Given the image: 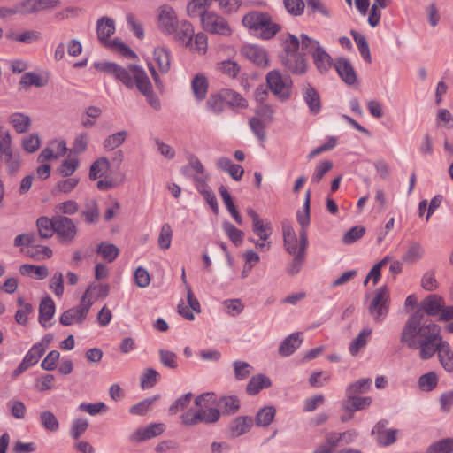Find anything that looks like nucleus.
Returning <instances> with one entry per match:
<instances>
[{"mask_svg": "<svg viewBox=\"0 0 453 453\" xmlns=\"http://www.w3.org/2000/svg\"><path fill=\"white\" fill-rule=\"evenodd\" d=\"M441 337V326L417 310L407 319L400 341L411 349H419V357L427 360L434 357L435 344Z\"/></svg>", "mask_w": 453, "mask_h": 453, "instance_id": "f257e3e1", "label": "nucleus"}, {"mask_svg": "<svg viewBox=\"0 0 453 453\" xmlns=\"http://www.w3.org/2000/svg\"><path fill=\"white\" fill-rule=\"evenodd\" d=\"M96 69L114 75L126 88L132 89L134 87L146 98L149 105L155 111L161 109L158 96L152 88V84L142 67L136 65H128L123 67L112 62H99L95 64Z\"/></svg>", "mask_w": 453, "mask_h": 453, "instance_id": "f03ea898", "label": "nucleus"}, {"mask_svg": "<svg viewBox=\"0 0 453 453\" xmlns=\"http://www.w3.org/2000/svg\"><path fill=\"white\" fill-rule=\"evenodd\" d=\"M242 22L253 35L264 40L274 37L280 30V26L273 22L271 15L265 12H249L243 16Z\"/></svg>", "mask_w": 453, "mask_h": 453, "instance_id": "7ed1b4c3", "label": "nucleus"}, {"mask_svg": "<svg viewBox=\"0 0 453 453\" xmlns=\"http://www.w3.org/2000/svg\"><path fill=\"white\" fill-rule=\"evenodd\" d=\"M266 83L270 91L281 102L291 97L293 82L290 76L283 75L278 70H272L266 74Z\"/></svg>", "mask_w": 453, "mask_h": 453, "instance_id": "20e7f679", "label": "nucleus"}, {"mask_svg": "<svg viewBox=\"0 0 453 453\" xmlns=\"http://www.w3.org/2000/svg\"><path fill=\"white\" fill-rule=\"evenodd\" d=\"M200 20L203 28L208 33L224 36H228L232 34L228 21L214 11L202 13Z\"/></svg>", "mask_w": 453, "mask_h": 453, "instance_id": "39448f33", "label": "nucleus"}, {"mask_svg": "<svg viewBox=\"0 0 453 453\" xmlns=\"http://www.w3.org/2000/svg\"><path fill=\"white\" fill-rule=\"evenodd\" d=\"M389 292L387 287L379 288L368 306L369 312L376 322H382L388 313Z\"/></svg>", "mask_w": 453, "mask_h": 453, "instance_id": "423d86ee", "label": "nucleus"}, {"mask_svg": "<svg viewBox=\"0 0 453 453\" xmlns=\"http://www.w3.org/2000/svg\"><path fill=\"white\" fill-rule=\"evenodd\" d=\"M93 304V301L88 298L87 295H82L80 303L77 307L69 309L62 313L59 321L63 326H71L73 323L81 324L83 322Z\"/></svg>", "mask_w": 453, "mask_h": 453, "instance_id": "0eeeda50", "label": "nucleus"}, {"mask_svg": "<svg viewBox=\"0 0 453 453\" xmlns=\"http://www.w3.org/2000/svg\"><path fill=\"white\" fill-rule=\"evenodd\" d=\"M157 24L158 29L165 35H173L178 28V17L174 9L168 5H160L157 10Z\"/></svg>", "mask_w": 453, "mask_h": 453, "instance_id": "6e6552de", "label": "nucleus"}, {"mask_svg": "<svg viewBox=\"0 0 453 453\" xmlns=\"http://www.w3.org/2000/svg\"><path fill=\"white\" fill-rule=\"evenodd\" d=\"M55 233L62 243L70 244L77 235V227L72 219L57 215L55 216Z\"/></svg>", "mask_w": 453, "mask_h": 453, "instance_id": "1a4fd4ad", "label": "nucleus"}, {"mask_svg": "<svg viewBox=\"0 0 453 453\" xmlns=\"http://www.w3.org/2000/svg\"><path fill=\"white\" fill-rule=\"evenodd\" d=\"M241 54L258 67H266L269 58L266 50L258 45L245 44L241 48Z\"/></svg>", "mask_w": 453, "mask_h": 453, "instance_id": "9d476101", "label": "nucleus"}, {"mask_svg": "<svg viewBox=\"0 0 453 453\" xmlns=\"http://www.w3.org/2000/svg\"><path fill=\"white\" fill-rule=\"evenodd\" d=\"M165 425L163 423H152L143 428H139L129 435V441L134 443L157 437L164 433Z\"/></svg>", "mask_w": 453, "mask_h": 453, "instance_id": "9b49d317", "label": "nucleus"}, {"mask_svg": "<svg viewBox=\"0 0 453 453\" xmlns=\"http://www.w3.org/2000/svg\"><path fill=\"white\" fill-rule=\"evenodd\" d=\"M281 64L292 73L303 74L307 70V64L300 53L280 56Z\"/></svg>", "mask_w": 453, "mask_h": 453, "instance_id": "f8f14e48", "label": "nucleus"}, {"mask_svg": "<svg viewBox=\"0 0 453 453\" xmlns=\"http://www.w3.org/2000/svg\"><path fill=\"white\" fill-rule=\"evenodd\" d=\"M434 347V354H438L439 361L445 371L453 372V352L448 342L441 338Z\"/></svg>", "mask_w": 453, "mask_h": 453, "instance_id": "ddd939ff", "label": "nucleus"}, {"mask_svg": "<svg viewBox=\"0 0 453 453\" xmlns=\"http://www.w3.org/2000/svg\"><path fill=\"white\" fill-rule=\"evenodd\" d=\"M445 302L444 299L436 294L428 295L422 302L421 308L423 314L428 316H436L442 312Z\"/></svg>", "mask_w": 453, "mask_h": 453, "instance_id": "4468645a", "label": "nucleus"}, {"mask_svg": "<svg viewBox=\"0 0 453 453\" xmlns=\"http://www.w3.org/2000/svg\"><path fill=\"white\" fill-rule=\"evenodd\" d=\"M115 32L114 21L107 17H103L97 21L96 33L101 43L109 48L112 40L109 37Z\"/></svg>", "mask_w": 453, "mask_h": 453, "instance_id": "2eb2a0df", "label": "nucleus"}, {"mask_svg": "<svg viewBox=\"0 0 453 453\" xmlns=\"http://www.w3.org/2000/svg\"><path fill=\"white\" fill-rule=\"evenodd\" d=\"M304 102L311 114L316 115L321 110V101L319 92L311 85L306 84L302 88Z\"/></svg>", "mask_w": 453, "mask_h": 453, "instance_id": "dca6fc26", "label": "nucleus"}, {"mask_svg": "<svg viewBox=\"0 0 453 453\" xmlns=\"http://www.w3.org/2000/svg\"><path fill=\"white\" fill-rule=\"evenodd\" d=\"M334 67L346 84L354 85L357 82L356 72L348 59L342 58L336 59Z\"/></svg>", "mask_w": 453, "mask_h": 453, "instance_id": "f3484780", "label": "nucleus"}, {"mask_svg": "<svg viewBox=\"0 0 453 453\" xmlns=\"http://www.w3.org/2000/svg\"><path fill=\"white\" fill-rule=\"evenodd\" d=\"M55 303L54 301L50 297H44L39 304V322L44 327L50 326L49 321L53 318L55 314Z\"/></svg>", "mask_w": 453, "mask_h": 453, "instance_id": "a211bd4d", "label": "nucleus"}, {"mask_svg": "<svg viewBox=\"0 0 453 453\" xmlns=\"http://www.w3.org/2000/svg\"><path fill=\"white\" fill-rule=\"evenodd\" d=\"M22 251H24L27 256L35 260H42L45 258H50L53 253L51 249H50L49 247L42 246L37 243L36 235L35 236V242L33 244H29L26 250L22 248Z\"/></svg>", "mask_w": 453, "mask_h": 453, "instance_id": "6ab92c4d", "label": "nucleus"}, {"mask_svg": "<svg viewBox=\"0 0 453 453\" xmlns=\"http://www.w3.org/2000/svg\"><path fill=\"white\" fill-rule=\"evenodd\" d=\"M303 342L299 333H294L285 338L279 347V354L282 357H288L299 348Z\"/></svg>", "mask_w": 453, "mask_h": 453, "instance_id": "aec40b11", "label": "nucleus"}, {"mask_svg": "<svg viewBox=\"0 0 453 453\" xmlns=\"http://www.w3.org/2000/svg\"><path fill=\"white\" fill-rule=\"evenodd\" d=\"M88 224H96L99 221L100 211L98 203L95 199H87L84 203V208L81 212Z\"/></svg>", "mask_w": 453, "mask_h": 453, "instance_id": "412c9836", "label": "nucleus"}, {"mask_svg": "<svg viewBox=\"0 0 453 453\" xmlns=\"http://www.w3.org/2000/svg\"><path fill=\"white\" fill-rule=\"evenodd\" d=\"M372 403V398L369 396L359 397L353 395L352 397H347L342 403L343 410L349 412L363 410L368 407Z\"/></svg>", "mask_w": 453, "mask_h": 453, "instance_id": "4be33fe9", "label": "nucleus"}, {"mask_svg": "<svg viewBox=\"0 0 453 453\" xmlns=\"http://www.w3.org/2000/svg\"><path fill=\"white\" fill-rule=\"evenodd\" d=\"M271 380L264 374H257L250 378L246 391L249 395H257L261 389L271 386Z\"/></svg>", "mask_w": 453, "mask_h": 453, "instance_id": "5701e85b", "label": "nucleus"}, {"mask_svg": "<svg viewBox=\"0 0 453 453\" xmlns=\"http://www.w3.org/2000/svg\"><path fill=\"white\" fill-rule=\"evenodd\" d=\"M8 121L19 134L26 133L31 126L30 118L21 112L11 114L8 118Z\"/></svg>", "mask_w": 453, "mask_h": 453, "instance_id": "b1692460", "label": "nucleus"}, {"mask_svg": "<svg viewBox=\"0 0 453 453\" xmlns=\"http://www.w3.org/2000/svg\"><path fill=\"white\" fill-rule=\"evenodd\" d=\"M191 88L196 100H203L208 91V81L206 77L201 73L196 74L191 81Z\"/></svg>", "mask_w": 453, "mask_h": 453, "instance_id": "393cba45", "label": "nucleus"}, {"mask_svg": "<svg viewBox=\"0 0 453 453\" xmlns=\"http://www.w3.org/2000/svg\"><path fill=\"white\" fill-rule=\"evenodd\" d=\"M253 425V419L249 416H240L232 422L230 429L235 437L241 436L250 431Z\"/></svg>", "mask_w": 453, "mask_h": 453, "instance_id": "a878e982", "label": "nucleus"}, {"mask_svg": "<svg viewBox=\"0 0 453 453\" xmlns=\"http://www.w3.org/2000/svg\"><path fill=\"white\" fill-rule=\"evenodd\" d=\"M310 210L311 208L303 209V211H297L296 213V220L301 226V230L299 233V242L303 243V249L304 246H308L307 227L311 222Z\"/></svg>", "mask_w": 453, "mask_h": 453, "instance_id": "bb28decb", "label": "nucleus"}, {"mask_svg": "<svg viewBox=\"0 0 453 453\" xmlns=\"http://www.w3.org/2000/svg\"><path fill=\"white\" fill-rule=\"evenodd\" d=\"M283 241L285 249L289 254L295 255L298 252V240L294 228L289 225L283 226Z\"/></svg>", "mask_w": 453, "mask_h": 453, "instance_id": "cd10ccee", "label": "nucleus"}, {"mask_svg": "<svg viewBox=\"0 0 453 453\" xmlns=\"http://www.w3.org/2000/svg\"><path fill=\"white\" fill-rule=\"evenodd\" d=\"M110 160L105 157H101L95 160L89 168V179L95 180L101 178L110 169Z\"/></svg>", "mask_w": 453, "mask_h": 453, "instance_id": "c85d7f7f", "label": "nucleus"}, {"mask_svg": "<svg viewBox=\"0 0 453 453\" xmlns=\"http://www.w3.org/2000/svg\"><path fill=\"white\" fill-rule=\"evenodd\" d=\"M219 192L221 196L224 204L226 205V207L227 211H229V213L231 214V216L234 218V219L235 220V222L238 225H242V219L240 213L238 212L237 209L235 208L234 202H233V198H232L230 193L228 192L227 188L225 186L221 185L219 188Z\"/></svg>", "mask_w": 453, "mask_h": 453, "instance_id": "c756f323", "label": "nucleus"}, {"mask_svg": "<svg viewBox=\"0 0 453 453\" xmlns=\"http://www.w3.org/2000/svg\"><path fill=\"white\" fill-rule=\"evenodd\" d=\"M312 59L320 73H324L331 67V57L321 46L312 52Z\"/></svg>", "mask_w": 453, "mask_h": 453, "instance_id": "7c9ffc66", "label": "nucleus"}, {"mask_svg": "<svg viewBox=\"0 0 453 453\" xmlns=\"http://www.w3.org/2000/svg\"><path fill=\"white\" fill-rule=\"evenodd\" d=\"M217 405L222 409L223 414L233 415L240 409V400L235 395L221 397Z\"/></svg>", "mask_w": 453, "mask_h": 453, "instance_id": "2f4dec72", "label": "nucleus"}, {"mask_svg": "<svg viewBox=\"0 0 453 453\" xmlns=\"http://www.w3.org/2000/svg\"><path fill=\"white\" fill-rule=\"evenodd\" d=\"M372 386V379L363 378L351 384L346 388V397H352L359 394L366 393Z\"/></svg>", "mask_w": 453, "mask_h": 453, "instance_id": "473e14b6", "label": "nucleus"}, {"mask_svg": "<svg viewBox=\"0 0 453 453\" xmlns=\"http://www.w3.org/2000/svg\"><path fill=\"white\" fill-rule=\"evenodd\" d=\"M174 34L180 42L187 45L191 44L194 36V27L190 22L185 20L180 24L178 23V28Z\"/></svg>", "mask_w": 453, "mask_h": 453, "instance_id": "72a5a7b5", "label": "nucleus"}, {"mask_svg": "<svg viewBox=\"0 0 453 453\" xmlns=\"http://www.w3.org/2000/svg\"><path fill=\"white\" fill-rule=\"evenodd\" d=\"M209 0H189L187 4V13L190 18H202V13L210 12L207 8L210 6Z\"/></svg>", "mask_w": 453, "mask_h": 453, "instance_id": "f704fd0d", "label": "nucleus"}, {"mask_svg": "<svg viewBox=\"0 0 453 453\" xmlns=\"http://www.w3.org/2000/svg\"><path fill=\"white\" fill-rule=\"evenodd\" d=\"M38 233L41 238L48 239L55 232V216L50 219L47 217H41L36 221Z\"/></svg>", "mask_w": 453, "mask_h": 453, "instance_id": "c9c22d12", "label": "nucleus"}, {"mask_svg": "<svg viewBox=\"0 0 453 453\" xmlns=\"http://www.w3.org/2000/svg\"><path fill=\"white\" fill-rule=\"evenodd\" d=\"M127 137V132L125 130L114 133L107 136L104 142L103 147L106 151H111L119 148Z\"/></svg>", "mask_w": 453, "mask_h": 453, "instance_id": "e433bc0d", "label": "nucleus"}, {"mask_svg": "<svg viewBox=\"0 0 453 453\" xmlns=\"http://www.w3.org/2000/svg\"><path fill=\"white\" fill-rule=\"evenodd\" d=\"M276 414V409L273 406H265L260 409L256 417L255 422L258 426H267L274 419Z\"/></svg>", "mask_w": 453, "mask_h": 453, "instance_id": "4c0bfd02", "label": "nucleus"}, {"mask_svg": "<svg viewBox=\"0 0 453 453\" xmlns=\"http://www.w3.org/2000/svg\"><path fill=\"white\" fill-rule=\"evenodd\" d=\"M19 273L20 274L26 276L35 275L37 280H43L49 274L48 268L45 265H35L27 264L20 265Z\"/></svg>", "mask_w": 453, "mask_h": 453, "instance_id": "58836bf2", "label": "nucleus"}, {"mask_svg": "<svg viewBox=\"0 0 453 453\" xmlns=\"http://www.w3.org/2000/svg\"><path fill=\"white\" fill-rule=\"evenodd\" d=\"M154 59L157 62L161 73H165L170 69L169 51L163 47H157L154 50Z\"/></svg>", "mask_w": 453, "mask_h": 453, "instance_id": "ea45409f", "label": "nucleus"}, {"mask_svg": "<svg viewBox=\"0 0 453 453\" xmlns=\"http://www.w3.org/2000/svg\"><path fill=\"white\" fill-rule=\"evenodd\" d=\"M160 375L153 368H146L140 377V386L142 389L151 388L158 381Z\"/></svg>", "mask_w": 453, "mask_h": 453, "instance_id": "a19ab883", "label": "nucleus"}, {"mask_svg": "<svg viewBox=\"0 0 453 453\" xmlns=\"http://www.w3.org/2000/svg\"><path fill=\"white\" fill-rule=\"evenodd\" d=\"M371 328H365L351 342L349 345V352L351 353L352 356H356L359 352V350L366 345L367 339L371 335Z\"/></svg>", "mask_w": 453, "mask_h": 453, "instance_id": "79ce46f5", "label": "nucleus"}, {"mask_svg": "<svg viewBox=\"0 0 453 453\" xmlns=\"http://www.w3.org/2000/svg\"><path fill=\"white\" fill-rule=\"evenodd\" d=\"M351 35H352L353 39L358 48L360 55L363 57V58L365 61H367L368 63H371L372 57H371L370 48H369L366 38L363 35H361L356 31H351Z\"/></svg>", "mask_w": 453, "mask_h": 453, "instance_id": "37998d69", "label": "nucleus"}, {"mask_svg": "<svg viewBox=\"0 0 453 453\" xmlns=\"http://www.w3.org/2000/svg\"><path fill=\"white\" fill-rule=\"evenodd\" d=\"M428 453H453V438L441 439L428 446Z\"/></svg>", "mask_w": 453, "mask_h": 453, "instance_id": "c03bdc74", "label": "nucleus"}, {"mask_svg": "<svg viewBox=\"0 0 453 453\" xmlns=\"http://www.w3.org/2000/svg\"><path fill=\"white\" fill-rule=\"evenodd\" d=\"M307 246H304L303 250V243H299V250L296 254L294 255V258L292 262L289 264L288 267V273L290 275H296L297 274L302 266L305 257V251H306Z\"/></svg>", "mask_w": 453, "mask_h": 453, "instance_id": "a18cd8bd", "label": "nucleus"}, {"mask_svg": "<svg viewBox=\"0 0 453 453\" xmlns=\"http://www.w3.org/2000/svg\"><path fill=\"white\" fill-rule=\"evenodd\" d=\"M224 104L225 100L222 96V93H220L211 95L207 99L205 105L209 111L215 115H219L224 110Z\"/></svg>", "mask_w": 453, "mask_h": 453, "instance_id": "49530a36", "label": "nucleus"}, {"mask_svg": "<svg viewBox=\"0 0 453 453\" xmlns=\"http://www.w3.org/2000/svg\"><path fill=\"white\" fill-rule=\"evenodd\" d=\"M221 93L225 102L231 106L245 108L248 105L247 100L243 98L242 95L232 89H226L221 91Z\"/></svg>", "mask_w": 453, "mask_h": 453, "instance_id": "de8ad7c7", "label": "nucleus"}, {"mask_svg": "<svg viewBox=\"0 0 453 453\" xmlns=\"http://www.w3.org/2000/svg\"><path fill=\"white\" fill-rule=\"evenodd\" d=\"M45 84L46 81H44V79L39 74L33 72L24 73L19 81V85L24 88H27L30 86L42 88L45 86Z\"/></svg>", "mask_w": 453, "mask_h": 453, "instance_id": "09e8293b", "label": "nucleus"}, {"mask_svg": "<svg viewBox=\"0 0 453 453\" xmlns=\"http://www.w3.org/2000/svg\"><path fill=\"white\" fill-rule=\"evenodd\" d=\"M173 230L168 223L162 225L157 239L158 246L161 250H166L172 243Z\"/></svg>", "mask_w": 453, "mask_h": 453, "instance_id": "8fccbe9b", "label": "nucleus"}, {"mask_svg": "<svg viewBox=\"0 0 453 453\" xmlns=\"http://www.w3.org/2000/svg\"><path fill=\"white\" fill-rule=\"evenodd\" d=\"M180 421L184 426H193L200 423V408H189L180 415Z\"/></svg>", "mask_w": 453, "mask_h": 453, "instance_id": "3c124183", "label": "nucleus"}, {"mask_svg": "<svg viewBox=\"0 0 453 453\" xmlns=\"http://www.w3.org/2000/svg\"><path fill=\"white\" fill-rule=\"evenodd\" d=\"M223 230L235 246H240L242 242L244 233L235 227L230 222L223 223Z\"/></svg>", "mask_w": 453, "mask_h": 453, "instance_id": "603ef678", "label": "nucleus"}, {"mask_svg": "<svg viewBox=\"0 0 453 453\" xmlns=\"http://www.w3.org/2000/svg\"><path fill=\"white\" fill-rule=\"evenodd\" d=\"M181 173L187 177L193 176L194 173L203 174L204 167L196 157L192 156L189 158L188 164L181 168Z\"/></svg>", "mask_w": 453, "mask_h": 453, "instance_id": "864d4df0", "label": "nucleus"}, {"mask_svg": "<svg viewBox=\"0 0 453 453\" xmlns=\"http://www.w3.org/2000/svg\"><path fill=\"white\" fill-rule=\"evenodd\" d=\"M44 352L45 347L43 344L35 343L26 354L23 360L31 367L39 361Z\"/></svg>", "mask_w": 453, "mask_h": 453, "instance_id": "5fc2aeb1", "label": "nucleus"}, {"mask_svg": "<svg viewBox=\"0 0 453 453\" xmlns=\"http://www.w3.org/2000/svg\"><path fill=\"white\" fill-rule=\"evenodd\" d=\"M193 394L191 392L186 393L177 398L169 407V413L172 415L177 414L180 411H184L189 405Z\"/></svg>", "mask_w": 453, "mask_h": 453, "instance_id": "6e6d98bb", "label": "nucleus"}, {"mask_svg": "<svg viewBox=\"0 0 453 453\" xmlns=\"http://www.w3.org/2000/svg\"><path fill=\"white\" fill-rule=\"evenodd\" d=\"M42 426L50 432H56L59 428V423L56 416L50 411H44L40 415Z\"/></svg>", "mask_w": 453, "mask_h": 453, "instance_id": "4d7b16f0", "label": "nucleus"}, {"mask_svg": "<svg viewBox=\"0 0 453 453\" xmlns=\"http://www.w3.org/2000/svg\"><path fill=\"white\" fill-rule=\"evenodd\" d=\"M96 252L107 262L115 260L119 255V249L114 244L101 243L97 246Z\"/></svg>", "mask_w": 453, "mask_h": 453, "instance_id": "13d9d810", "label": "nucleus"}, {"mask_svg": "<svg viewBox=\"0 0 453 453\" xmlns=\"http://www.w3.org/2000/svg\"><path fill=\"white\" fill-rule=\"evenodd\" d=\"M437 383L438 378L434 372L423 374L418 379L419 388L426 392L433 390L437 386Z\"/></svg>", "mask_w": 453, "mask_h": 453, "instance_id": "bf43d9fd", "label": "nucleus"}, {"mask_svg": "<svg viewBox=\"0 0 453 453\" xmlns=\"http://www.w3.org/2000/svg\"><path fill=\"white\" fill-rule=\"evenodd\" d=\"M283 52L280 55H290L298 53L297 50L300 47L299 39L291 34H288L282 42Z\"/></svg>", "mask_w": 453, "mask_h": 453, "instance_id": "052dcab7", "label": "nucleus"}, {"mask_svg": "<svg viewBox=\"0 0 453 453\" xmlns=\"http://www.w3.org/2000/svg\"><path fill=\"white\" fill-rule=\"evenodd\" d=\"M88 421L87 418H75L70 428V435L73 439L77 440L79 439L88 429Z\"/></svg>", "mask_w": 453, "mask_h": 453, "instance_id": "680f3d73", "label": "nucleus"}, {"mask_svg": "<svg viewBox=\"0 0 453 453\" xmlns=\"http://www.w3.org/2000/svg\"><path fill=\"white\" fill-rule=\"evenodd\" d=\"M158 397H159L158 395H155L153 397L146 398V399L139 402L138 403L133 405L130 408L129 412L133 415H138V416L144 415L150 410V408L154 403V402L158 399Z\"/></svg>", "mask_w": 453, "mask_h": 453, "instance_id": "e2e57ef3", "label": "nucleus"}, {"mask_svg": "<svg viewBox=\"0 0 453 453\" xmlns=\"http://www.w3.org/2000/svg\"><path fill=\"white\" fill-rule=\"evenodd\" d=\"M424 254V249L418 242H413L409 247L407 252L403 257V259L408 263H414L419 260Z\"/></svg>", "mask_w": 453, "mask_h": 453, "instance_id": "0e129e2a", "label": "nucleus"}, {"mask_svg": "<svg viewBox=\"0 0 453 453\" xmlns=\"http://www.w3.org/2000/svg\"><path fill=\"white\" fill-rule=\"evenodd\" d=\"M218 69L230 78H235L241 71L240 65L231 60H225L219 63Z\"/></svg>", "mask_w": 453, "mask_h": 453, "instance_id": "69168bd1", "label": "nucleus"}, {"mask_svg": "<svg viewBox=\"0 0 453 453\" xmlns=\"http://www.w3.org/2000/svg\"><path fill=\"white\" fill-rule=\"evenodd\" d=\"M234 377L238 380H242L246 379L252 372L251 365L244 361H234L233 363Z\"/></svg>", "mask_w": 453, "mask_h": 453, "instance_id": "338daca9", "label": "nucleus"}, {"mask_svg": "<svg viewBox=\"0 0 453 453\" xmlns=\"http://www.w3.org/2000/svg\"><path fill=\"white\" fill-rule=\"evenodd\" d=\"M252 230L264 242L267 241L272 234L270 224H265L261 219L252 223Z\"/></svg>", "mask_w": 453, "mask_h": 453, "instance_id": "774afa93", "label": "nucleus"}]
</instances>
